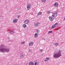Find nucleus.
I'll list each match as a JSON object with an SVG mask.
<instances>
[{"label": "nucleus", "instance_id": "nucleus-18", "mask_svg": "<svg viewBox=\"0 0 65 65\" xmlns=\"http://www.w3.org/2000/svg\"><path fill=\"white\" fill-rule=\"evenodd\" d=\"M9 33L10 34H13L14 33V32L12 30H11L10 32H9Z\"/></svg>", "mask_w": 65, "mask_h": 65}, {"label": "nucleus", "instance_id": "nucleus-1", "mask_svg": "<svg viewBox=\"0 0 65 65\" xmlns=\"http://www.w3.org/2000/svg\"><path fill=\"white\" fill-rule=\"evenodd\" d=\"M0 47L1 48L0 49V52H3V53H5V52H6L7 53H9L10 51V49L9 48H6V46H5L4 44H2L1 45Z\"/></svg>", "mask_w": 65, "mask_h": 65}, {"label": "nucleus", "instance_id": "nucleus-5", "mask_svg": "<svg viewBox=\"0 0 65 65\" xmlns=\"http://www.w3.org/2000/svg\"><path fill=\"white\" fill-rule=\"evenodd\" d=\"M58 5H59V3L57 2L55 3L54 4V6L55 7H57Z\"/></svg>", "mask_w": 65, "mask_h": 65}, {"label": "nucleus", "instance_id": "nucleus-25", "mask_svg": "<svg viewBox=\"0 0 65 65\" xmlns=\"http://www.w3.org/2000/svg\"><path fill=\"white\" fill-rule=\"evenodd\" d=\"M25 43V42H23L21 43V44H24Z\"/></svg>", "mask_w": 65, "mask_h": 65}, {"label": "nucleus", "instance_id": "nucleus-22", "mask_svg": "<svg viewBox=\"0 0 65 65\" xmlns=\"http://www.w3.org/2000/svg\"><path fill=\"white\" fill-rule=\"evenodd\" d=\"M51 13V11H47V13L48 14H50Z\"/></svg>", "mask_w": 65, "mask_h": 65}, {"label": "nucleus", "instance_id": "nucleus-9", "mask_svg": "<svg viewBox=\"0 0 65 65\" xmlns=\"http://www.w3.org/2000/svg\"><path fill=\"white\" fill-rule=\"evenodd\" d=\"M34 44V43L32 42H30V43H29V46H31V45H33Z\"/></svg>", "mask_w": 65, "mask_h": 65}, {"label": "nucleus", "instance_id": "nucleus-31", "mask_svg": "<svg viewBox=\"0 0 65 65\" xmlns=\"http://www.w3.org/2000/svg\"><path fill=\"white\" fill-rule=\"evenodd\" d=\"M17 21L18 20V19H17Z\"/></svg>", "mask_w": 65, "mask_h": 65}, {"label": "nucleus", "instance_id": "nucleus-4", "mask_svg": "<svg viewBox=\"0 0 65 65\" xmlns=\"http://www.w3.org/2000/svg\"><path fill=\"white\" fill-rule=\"evenodd\" d=\"M31 6V5L30 4H28V5L27 6V10H29L30 9Z\"/></svg>", "mask_w": 65, "mask_h": 65}, {"label": "nucleus", "instance_id": "nucleus-8", "mask_svg": "<svg viewBox=\"0 0 65 65\" xmlns=\"http://www.w3.org/2000/svg\"><path fill=\"white\" fill-rule=\"evenodd\" d=\"M57 16V14L54 13L52 14V17H54V18H56Z\"/></svg>", "mask_w": 65, "mask_h": 65}, {"label": "nucleus", "instance_id": "nucleus-2", "mask_svg": "<svg viewBox=\"0 0 65 65\" xmlns=\"http://www.w3.org/2000/svg\"><path fill=\"white\" fill-rule=\"evenodd\" d=\"M61 56H62V55L61 54V51L59 50L56 54H54V55L53 57L54 58H57L60 57Z\"/></svg>", "mask_w": 65, "mask_h": 65}, {"label": "nucleus", "instance_id": "nucleus-29", "mask_svg": "<svg viewBox=\"0 0 65 65\" xmlns=\"http://www.w3.org/2000/svg\"><path fill=\"white\" fill-rule=\"evenodd\" d=\"M29 52H31V50H29Z\"/></svg>", "mask_w": 65, "mask_h": 65}, {"label": "nucleus", "instance_id": "nucleus-16", "mask_svg": "<svg viewBox=\"0 0 65 65\" xmlns=\"http://www.w3.org/2000/svg\"><path fill=\"white\" fill-rule=\"evenodd\" d=\"M22 27L24 28H26L27 27V25L25 24H23L22 25Z\"/></svg>", "mask_w": 65, "mask_h": 65}, {"label": "nucleus", "instance_id": "nucleus-24", "mask_svg": "<svg viewBox=\"0 0 65 65\" xmlns=\"http://www.w3.org/2000/svg\"><path fill=\"white\" fill-rule=\"evenodd\" d=\"M46 0H42V2H45Z\"/></svg>", "mask_w": 65, "mask_h": 65}, {"label": "nucleus", "instance_id": "nucleus-23", "mask_svg": "<svg viewBox=\"0 0 65 65\" xmlns=\"http://www.w3.org/2000/svg\"><path fill=\"white\" fill-rule=\"evenodd\" d=\"M48 33L49 34L50 33H52V31H48Z\"/></svg>", "mask_w": 65, "mask_h": 65}, {"label": "nucleus", "instance_id": "nucleus-6", "mask_svg": "<svg viewBox=\"0 0 65 65\" xmlns=\"http://www.w3.org/2000/svg\"><path fill=\"white\" fill-rule=\"evenodd\" d=\"M39 62L37 61H35V62L34 63V65H38Z\"/></svg>", "mask_w": 65, "mask_h": 65}, {"label": "nucleus", "instance_id": "nucleus-10", "mask_svg": "<svg viewBox=\"0 0 65 65\" xmlns=\"http://www.w3.org/2000/svg\"><path fill=\"white\" fill-rule=\"evenodd\" d=\"M25 56V54H23L22 53L20 55V58H23Z\"/></svg>", "mask_w": 65, "mask_h": 65}, {"label": "nucleus", "instance_id": "nucleus-21", "mask_svg": "<svg viewBox=\"0 0 65 65\" xmlns=\"http://www.w3.org/2000/svg\"><path fill=\"white\" fill-rule=\"evenodd\" d=\"M42 14V12H39L38 14V15H41Z\"/></svg>", "mask_w": 65, "mask_h": 65}, {"label": "nucleus", "instance_id": "nucleus-20", "mask_svg": "<svg viewBox=\"0 0 65 65\" xmlns=\"http://www.w3.org/2000/svg\"><path fill=\"white\" fill-rule=\"evenodd\" d=\"M54 44L56 46H58V45H59V43H55Z\"/></svg>", "mask_w": 65, "mask_h": 65}, {"label": "nucleus", "instance_id": "nucleus-27", "mask_svg": "<svg viewBox=\"0 0 65 65\" xmlns=\"http://www.w3.org/2000/svg\"><path fill=\"white\" fill-rule=\"evenodd\" d=\"M43 51V50H40V52H42Z\"/></svg>", "mask_w": 65, "mask_h": 65}, {"label": "nucleus", "instance_id": "nucleus-15", "mask_svg": "<svg viewBox=\"0 0 65 65\" xmlns=\"http://www.w3.org/2000/svg\"><path fill=\"white\" fill-rule=\"evenodd\" d=\"M13 23H17V19H14L13 21Z\"/></svg>", "mask_w": 65, "mask_h": 65}, {"label": "nucleus", "instance_id": "nucleus-19", "mask_svg": "<svg viewBox=\"0 0 65 65\" xmlns=\"http://www.w3.org/2000/svg\"><path fill=\"white\" fill-rule=\"evenodd\" d=\"M56 27V25H53L51 28V29H54V28H55Z\"/></svg>", "mask_w": 65, "mask_h": 65}, {"label": "nucleus", "instance_id": "nucleus-26", "mask_svg": "<svg viewBox=\"0 0 65 65\" xmlns=\"http://www.w3.org/2000/svg\"><path fill=\"white\" fill-rule=\"evenodd\" d=\"M54 25H55L56 26H57L58 25V23H56Z\"/></svg>", "mask_w": 65, "mask_h": 65}, {"label": "nucleus", "instance_id": "nucleus-17", "mask_svg": "<svg viewBox=\"0 0 65 65\" xmlns=\"http://www.w3.org/2000/svg\"><path fill=\"white\" fill-rule=\"evenodd\" d=\"M34 36L36 38H37L38 37V34L37 33H36L34 35Z\"/></svg>", "mask_w": 65, "mask_h": 65}, {"label": "nucleus", "instance_id": "nucleus-12", "mask_svg": "<svg viewBox=\"0 0 65 65\" xmlns=\"http://www.w3.org/2000/svg\"><path fill=\"white\" fill-rule=\"evenodd\" d=\"M28 65H34V63L32 61H30L28 63Z\"/></svg>", "mask_w": 65, "mask_h": 65}, {"label": "nucleus", "instance_id": "nucleus-11", "mask_svg": "<svg viewBox=\"0 0 65 65\" xmlns=\"http://www.w3.org/2000/svg\"><path fill=\"white\" fill-rule=\"evenodd\" d=\"M49 20L51 21H53L54 20V19L51 16H50L49 17Z\"/></svg>", "mask_w": 65, "mask_h": 65}, {"label": "nucleus", "instance_id": "nucleus-3", "mask_svg": "<svg viewBox=\"0 0 65 65\" xmlns=\"http://www.w3.org/2000/svg\"><path fill=\"white\" fill-rule=\"evenodd\" d=\"M29 23V19H26L24 21V23L25 24H27Z\"/></svg>", "mask_w": 65, "mask_h": 65}, {"label": "nucleus", "instance_id": "nucleus-13", "mask_svg": "<svg viewBox=\"0 0 65 65\" xmlns=\"http://www.w3.org/2000/svg\"><path fill=\"white\" fill-rule=\"evenodd\" d=\"M40 24V23L39 22H37L35 24V26H38L39 25V24Z\"/></svg>", "mask_w": 65, "mask_h": 65}, {"label": "nucleus", "instance_id": "nucleus-28", "mask_svg": "<svg viewBox=\"0 0 65 65\" xmlns=\"http://www.w3.org/2000/svg\"><path fill=\"white\" fill-rule=\"evenodd\" d=\"M20 15H19L17 17L18 18H20Z\"/></svg>", "mask_w": 65, "mask_h": 65}, {"label": "nucleus", "instance_id": "nucleus-30", "mask_svg": "<svg viewBox=\"0 0 65 65\" xmlns=\"http://www.w3.org/2000/svg\"><path fill=\"white\" fill-rule=\"evenodd\" d=\"M8 39H9V37H8Z\"/></svg>", "mask_w": 65, "mask_h": 65}, {"label": "nucleus", "instance_id": "nucleus-14", "mask_svg": "<svg viewBox=\"0 0 65 65\" xmlns=\"http://www.w3.org/2000/svg\"><path fill=\"white\" fill-rule=\"evenodd\" d=\"M36 32L38 34H39V32H40V31H39V29H37L36 30Z\"/></svg>", "mask_w": 65, "mask_h": 65}, {"label": "nucleus", "instance_id": "nucleus-7", "mask_svg": "<svg viewBox=\"0 0 65 65\" xmlns=\"http://www.w3.org/2000/svg\"><path fill=\"white\" fill-rule=\"evenodd\" d=\"M50 58L49 57H47L46 58L45 60H44V61L45 62H47V61H49L50 60Z\"/></svg>", "mask_w": 65, "mask_h": 65}]
</instances>
